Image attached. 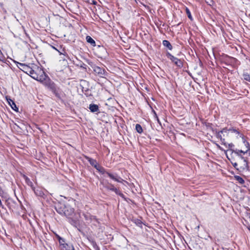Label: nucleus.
<instances>
[{"label": "nucleus", "mask_w": 250, "mask_h": 250, "mask_svg": "<svg viewBox=\"0 0 250 250\" xmlns=\"http://www.w3.org/2000/svg\"><path fill=\"white\" fill-rule=\"evenodd\" d=\"M59 242L60 244V247L61 249H62L63 247H64V246H67V243H65V239L63 238H62L60 240H59Z\"/></svg>", "instance_id": "b1692460"}, {"label": "nucleus", "mask_w": 250, "mask_h": 250, "mask_svg": "<svg viewBox=\"0 0 250 250\" xmlns=\"http://www.w3.org/2000/svg\"><path fill=\"white\" fill-rule=\"evenodd\" d=\"M115 193L117 195H119L121 197H122L125 200H126V198H125V195L123 193H122L118 189H117V191L115 192Z\"/></svg>", "instance_id": "c85d7f7f"}, {"label": "nucleus", "mask_w": 250, "mask_h": 250, "mask_svg": "<svg viewBox=\"0 0 250 250\" xmlns=\"http://www.w3.org/2000/svg\"><path fill=\"white\" fill-rule=\"evenodd\" d=\"M74 227H75L76 228H77L78 230L79 231H81V230L80 229L78 228L77 227V221H75V220H72V223H71Z\"/></svg>", "instance_id": "f704fd0d"}, {"label": "nucleus", "mask_w": 250, "mask_h": 250, "mask_svg": "<svg viewBox=\"0 0 250 250\" xmlns=\"http://www.w3.org/2000/svg\"><path fill=\"white\" fill-rule=\"evenodd\" d=\"M86 40L87 42L90 43L92 46H96V42L90 36H86Z\"/></svg>", "instance_id": "aec40b11"}, {"label": "nucleus", "mask_w": 250, "mask_h": 250, "mask_svg": "<svg viewBox=\"0 0 250 250\" xmlns=\"http://www.w3.org/2000/svg\"><path fill=\"white\" fill-rule=\"evenodd\" d=\"M240 150L239 149H235V150H234V149H231V153H235V154H237V155H238V154H240V152H239Z\"/></svg>", "instance_id": "4c0bfd02"}, {"label": "nucleus", "mask_w": 250, "mask_h": 250, "mask_svg": "<svg viewBox=\"0 0 250 250\" xmlns=\"http://www.w3.org/2000/svg\"><path fill=\"white\" fill-rule=\"evenodd\" d=\"M11 202H12V203L13 204L15 205V202H13V201H11Z\"/></svg>", "instance_id": "603ef678"}, {"label": "nucleus", "mask_w": 250, "mask_h": 250, "mask_svg": "<svg viewBox=\"0 0 250 250\" xmlns=\"http://www.w3.org/2000/svg\"><path fill=\"white\" fill-rule=\"evenodd\" d=\"M153 111V113H154V114H155V113H156V112H155V111L154 110H153V111Z\"/></svg>", "instance_id": "5fc2aeb1"}, {"label": "nucleus", "mask_w": 250, "mask_h": 250, "mask_svg": "<svg viewBox=\"0 0 250 250\" xmlns=\"http://www.w3.org/2000/svg\"><path fill=\"white\" fill-rule=\"evenodd\" d=\"M96 221L94 220H91L90 222L89 223H92L93 225L94 226H97V224H98L99 223L98 219L96 218Z\"/></svg>", "instance_id": "72a5a7b5"}, {"label": "nucleus", "mask_w": 250, "mask_h": 250, "mask_svg": "<svg viewBox=\"0 0 250 250\" xmlns=\"http://www.w3.org/2000/svg\"><path fill=\"white\" fill-rule=\"evenodd\" d=\"M243 142H244L245 146L247 148V149H248L249 150V149H250V144H249V143L248 142H247V141H246V140H244Z\"/></svg>", "instance_id": "e433bc0d"}, {"label": "nucleus", "mask_w": 250, "mask_h": 250, "mask_svg": "<svg viewBox=\"0 0 250 250\" xmlns=\"http://www.w3.org/2000/svg\"><path fill=\"white\" fill-rule=\"evenodd\" d=\"M22 177L24 178V179L25 180L26 184L28 186H30L32 189L34 188V187L33 183L31 181L30 179L27 176H26L25 175H23Z\"/></svg>", "instance_id": "2eb2a0df"}, {"label": "nucleus", "mask_w": 250, "mask_h": 250, "mask_svg": "<svg viewBox=\"0 0 250 250\" xmlns=\"http://www.w3.org/2000/svg\"><path fill=\"white\" fill-rule=\"evenodd\" d=\"M135 129L136 131L139 133H142L143 132V128L141 125L139 124L136 125Z\"/></svg>", "instance_id": "393cba45"}, {"label": "nucleus", "mask_w": 250, "mask_h": 250, "mask_svg": "<svg viewBox=\"0 0 250 250\" xmlns=\"http://www.w3.org/2000/svg\"><path fill=\"white\" fill-rule=\"evenodd\" d=\"M134 222L138 227H141V228L142 227L143 222L140 219H134Z\"/></svg>", "instance_id": "a878e982"}, {"label": "nucleus", "mask_w": 250, "mask_h": 250, "mask_svg": "<svg viewBox=\"0 0 250 250\" xmlns=\"http://www.w3.org/2000/svg\"><path fill=\"white\" fill-rule=\"evenodd\" d=\"M249 155L250 157V150L249 151Z\"/></svg>", "instance_id": "864d4df0"}, {"label": "nucleus", "mask_w": 250, "mask_h": 250, "mask_svg": "<svg viewBox=\"0 0 250 250\" xmlns=\"http://www.w3.org/2000/svg\"><path fill=\"white\" fill-rule=\"evenodd\" d=\"M166 56L172 62H173L177 67L179 68H181L183 66V63L181 60L179 59L178 58L174 57L172 55H171L169 52H167L166 53Z\"/></svg>", "instance_id": "20e7f679"}, {"label": "nucleus", "mask_w": 250, "mask_h": 250, "mask_svg": "<svg viewBox=\"0 0 250 250\" xmlns=\"http://www.w3.org/2000/svg\"><path fill=\"white\" fill-rule=\"evenodd\" d=\"M220 141H221L222 145H224L226 147L227 146V143H226L225 139L224 138H222Z\"/></svg>", "instance_id": "ea45409f"}, {"label": "nucleus", "mask_w": 250, "mask_h": 250, "mask_svg": "<svg viewBox=\"0 0 250 250\" xmlns=\"http://www.w3.org/2000/svg\"><path fill=\"white\" fill-rule=\"evenodd\" d=\"M103 50H104V51H106L105 50V49H104V48H103ZM105 52L106 53V52Z\"/></svg>", "instance_id": "4d7b16f0"}, {"label": "nucleus", "mask_w": 250, "mask_h": 250, "mask_svg": "<svg viewBox=\"0 0 250 250\" xmlns=\"http://www.w3.org/2000/svg\"><path fill=\"white\" fill-rule=\"evenodd\" d=\"M8 204H9V205H10V202H8ZM9 208H10V209H12V207H11V205H9Z\"/></svg>", "instance_id": "09e8293b"}, {"label": "nucleus", "mask_w": 250, "mask_h": 250, "mask_svg": "<svg viewBox=\"0 0 250 250\" xmlns=\"http://www.w3.org/2000/svg\"><path fill=\"white\" fill-rule=\"evenodd\" d=\"M83 216L85 220L86 221H89V222H90L91 220H94L96 221V216L91 215L89 213H87V212L83 213Z\"/></svg>", "instance_id": "9b49d317"}, {"label": "nucleus", "mask_w": 250, "mask_h": 250, "mask_svg": "<svg viewBox=\"0 0 250 250\" xmlns=\"http://www.w3.org/2000/svg\"><path fill=\"white\" fill-rule=\"evenodd\" d=\"M55 236L56 237V238H57V239L58 240V241H59V240H60L62 237L61 236H60L58 234H55Z\"/></svg>", "instance_id": "a18cd8bd"}, {"label": "nucleus", "mask_w": 250, "mask_h": 250, "mask_svg": "<svg viewBox=\"0 0 250 250\" xmlns=\"http://www.w3.org/2000/svg\"><path fill=\"white\" fill-rule=\"evenodd\" d=\"M206 2L210 6L213 5L214 2L213 0H205Z\"/></svg>", "instance_id": "473e14b6"}, {"label": "nucleus", "mask_w": 250, "mask_h": 250, "mask_svg": "<svg viewBox=\"0 0 250 250\" xmlns=\"http://www.w3.org/2000/svg\"><path fill=\"white\" fill-rule=\"evenodd\" d=\"M228 147L229 148V150L231 151V149H232V148L234 146V145L232 143L227 144Z\"/></svg>", "instance_id": "58836bf2"}, {"label": "nucleus", "mask_w": 250, "mask_h": 250, "mask_svg": "<svg viewBox=\"0 0 250 250\" xmlns=\"http://www.w3.org/2000/svg\"><path fill=\"white\" fill-rule=\"evenodd\" d=\"M6 99L9 104L10 105L11 108L15 111H18V108L17 107L16 104L15 102L11 100L10 98L6 97Z\"/></svg>", "instance_id": "9d476101"}, {"label": "nucleus", "mask_w": 250, "mask_h": 250, "mask_svg": "<svg viewBox=\"0 0 250 250\" xmlns=\"http://www.w3.org/2000/svg\"><path fill=\"white\" fill-rule=\"evenodd\" d=\"M154 114V117L157 119V120L158 121V122H159V120L158 119V117L156 113H155V114Z\"/></svg>", "instance_id": "de8ad7c7"}, {"label": "nucleus", "mask_w": 250, "mask_h": 250, "mask_svg": "<svg viewBox=\"0 0 250 250\" xmlns=\"http://www.w3.org/2000/svg\"><path fill=\"white\" fill-rule=\"evenodd\" d=\"M248 229H249V230L250 231V226H249V227H248Z\"/></svg>", "instance_id": "6e6d98bb"}, {"label": "nucleus", "mask_w": 250, "mask_h": 250, "mask_svg": "<svg viewBox=\"0 0 250 250\" xmlns=\"http://www.w3.org/2000/svg\"><path fill=\"white\" fill-rule=\"evenodd\" d=\"M96 169L102 174H106L107 172L105 169L100 165H99V166L96 168Z\"/></svg>", "instance_id": "412c9836"}, {"label": "nucleus", "mask_w": 250, "mask_h": 250, "mask_svg": "<svg viewBox=\"0 0 250 250\" xmlns=\"http://www.w3.org/2000/svg\"><path fill=\"white\" fill-rule=\"evenodd\" d=\"M229 131V129H228L227 128H224L222 129V130H221L220 132L221 133H227V132Z\"/></svg>", "instance_id": "a19ab883"}, {"label": "nucleus", "mask_w": 250, "mask_h": 250, "mask_svg": "<svg viewBox=\"0 0 250 250\" xmlns=\"http://www.w3.org/2000/svg\"><path fill=\"white\" fill-rule=\"evenodd\" d=\"M136 1V0H135Z\"/></svg>", "instance_id": "13d9d810"}, {"label": "nucleus", "mask_w": 250, "mask_h": 250, "mask_svg": "<svg viewBox=\"0 0 250 250\" xmlns=\"http://www.w3.org/2000/svg\"><path fill=\"white\" fill-rule=\"evenodd\" d=\"M106 174L113 180L119 183H122L124 180L119 176L117 173L112 174L109 172H107Z\"/></svg>", "instance_id": "423d86ee"}, {"label": "nucleus", "mask_w": 250, "mask_h": 250, "mask_svg": "<svg viewBox=\"0 0 250 250\" xmlns=\"http://www.w3.org/2000/svg\"><path fill=\"white\" fill-rule=\"evenodd\" d=\"M91 244H92L93 248L95 250H100L99 246L97 245L96 242L95 241L92 240V241H91Z\"/></svg>", "instance_id": "cd10ccee"}, {"label": "nucleus", "mask_w": 250, "mask_h": 250, "mask_svg": "<svg viewBox=\"0 0 250 250\" xmlns=\"http://www.w3.org/2000/svg\"><path fill=\"white\" fill-rule=\"evenodd\" d=\"M249 151V150L248 149H247L246 151H244V150H240L239 152H240V153H243V154H246L247 153H248Z\"/></svg>", "instance_id": "79ce46f5"}, {"label": "nucleus", "mask_w": 250, "mask_h": 250, "mask_svg": "<svg viewBox=\"0 0 250 250\" xmlns=\"http://www.w3.org/2000/svg\"><path fill=\"white\" fill-rule=\"evenodd\" d=\"M84 158L89 162L90 164L96 169L99 166V165L98 164L97 161L96 160L93 159L87 156H84Z\"/></svg>", "instance_id": "1a4fd4ad"}, {"label": "nucleus", "mask_w": 250, "mask_h": 250, "mask_svg": "<svg viewBox=\"0 0 250 250\" xmlns=\"http://www.w3.org/2000/svg\"><path fill=\"white\" fill-rule=\"evenodd\" d=\"M229 130L230 131H231L232 132L235 133H236L237 134H240L239 132L237 130H236V129L233 128H229Z\"/></svg>", "instance_id": "c9c22d12"}, {"label": "nucleus", "mask_w": 250, "mask_h": 250, "mask_svg": "<svg viewBox=\"0 0 250 250\" xmlns=\"http://www.w3.org/2000/svg\"><path fill=\"white\" fill-rule=\"evenodd\" d=\"M46 86L52 92L57 87L55 83L51 81L46 83Z\"/></svg>", "instance_id": "ddd939ff"}, {"label": "nucleus", "mask_w": 250, "mask_h": 250, "mask_svg": "<svg viewBox=\"0 0 250 250\" xmlns=\"http://www.w3.org/2000/svg\"><path fill=\"white\" fill-rule=\"evenodd\" d=\"M186 13H187V15L188 18L190 20H192V16H191V14L190 13V12L188 8H186Z\"/></svg>", "instance_id": "7c9ffc66"}, {"label": "nucleus", "mask_w": 250, "mask_h": 250, "mask_svg": "<svg viewBox=\"0 0 250 250\" xmlns=\"http://www.w3.org/2000/svg\"><path fill=\"white\" fill-rule=\"evenodd\" d=\"M89 109L92 112H98L99 110V106L96 104H90L89 105Z\"/></svg>", "instance_id": "4468645a"}, {"label": "nucleus", "mask_w": 250, "mask_h": 250, "mask_svg": "<svg viewBox=\"0 0 250 250\" xmlns=\"http://www.w3.org/2000/svg\"><path fill=\"white\" fill-rule=\"evenodd\" d=\"M222 63H225L226 65H228V63L227 62H225V61L223 62Z\"/></svg>", "instance_id": "8fccbe9b"}, {"label": "nucleus", "mask_w": 250, "mask_h": 250, "mask_svg": "<svg viewBox=\"0 0 250 250\" xmlns=\"http://www.w3.org/2000/svg\"><path fill=\"white\" fill-rule=\"evenodd\" d=\"M14 62L17 63V66L24 73L30 75L34 79L38 81H42L45 77V73L43 70L34 63L27 65L24 63Z\"/></svg>", "instance_id": "f257e3e1"}, {"label": "nucleus", "mask_w": 250, "mask_h": 250, "mask_svg": "<svg viewBox=\"0 0 250 250\" xmlns=\"http://www.w3.org/2000/svg\"><path fill=\"white\" fill-rule=\"evenodd\" d=\"M228 57V58L229 59H233V58H230V57Z\"/></svg>", "instance_id": "3c124183"}, {"label": "nucleus", "mask_w": 250, "mask_h": 250, "mask_svg": "<svg viewBox=\"0 0 250 250\" xmlns=\"http://www.w3.org/2000/svg\"><path fill=\"white\" fill-rule=\"evenodd\" d=\"M221 134L222 133L220 131H216V137L220 140L223 138Z\"/></svg>", "instance_id": "2f4dec72"}, {"label": "nucleus", "mask_w": 250, "mask_h": 250, "mask_svg": "<svg viewBox=\"0 0 250 250\" xmlns=\"http://www.w3.org/2000/svg\"><path fill=\"white\" fill-rule=\"evenodd\" d=\"M52 92L55 95V96L59 98H61V96L62 95V92L58 87H57L54 90L52 91Z\"/></svg>", "instance_id": "dca6fc26"}, {"label": "nucleus", "mask_w": 250, "mask_h": 250, "mask_svg": "<svg viewBox=\"0 0 250 250\" xmlns=\"http://www.w3.org/2000/svg\"><path fill=\"white\" fill-rule=\"evenodd\" d=\"M80 86L81 87L83 92L86 97L92 96V91L89 88V83L84 80L80 81Z\"/></svg>", "instance_id": "7ed1b4c3"}, {"label": "nucleus", "mask_w": 250, "mask_h": 250, "mask_svg": "<svg viewBox=\"0 0 250 250\" xmlns=\"http://www.w3.org/2000/svg\"><path fill=\"white\" fill-rule=\"evenodd\" d=\"M77 65L83 69H86L87 65L82 62L80 61Z\"/></svg>", "instance_id": "c756f323"}, {"label": "nucleus", "mask_w": 250, "mask_h": 250, "mask_svg": "<svg viewBox=\"0 0 250 250\" xmlns=\"http://www.w3.org/2000/svg\"><path fill=\"white\" fill-rule=\"evenodd\" d=\"M234 178L239 183L241 184H243L245 183L244 180L238 175H235Z\"/></svg>", "instance_id": "4be33fe9"}, {"label": "nucleus", "mask_w": 250, "mask_h": 250, "mask_svg": "<svg viewBox=\"0 0 250 250\" xmlns=\"http://www.w3.org/2000/svg\"><path fill=\"white\" fill-rule=\"evenodd\" d=\"M243 77L245 80L250 82V75L248 73H244L243 74Z\"/></svg>", "instance_id": "bb28decb"}, {"label": "nucleus", "mask_w": 250, "mask_h": 250, "mask_svg": "<svg viewBox=\"0 0 250 250\" xmlns=\"http://www.w3.org/2000/svg\"><path fill=\"white\" fill-rule=\"evenodd\" d=\"M163 45L167 47L169 50H171L172 49V46L170 42L167 40H164L163 41Z\"/></svg>", "instance_id": "a211bd4d"}, {"label": "nucleus", "mask_w": 250, "mask_h": 250, "mask_svg": "<svg viewBox=\"0 0 250 250\" xmlns=\"http://www.w3.org/2000/svg\"><path fill=\"white\" fill-rule=\"evenodd\" d=\"M232 165L235 168H236V169H238V168H237L238 165L236 163H232Z\"/></svg>", "instance_id": "37998d69"}, {"label": "nucleus", "mask_w": 250, "mask_h": 250, "mask_svg": "<svg viewBox=\"0 0 250 250\" xmlns=\"http://www.w3.org/2000/svg\"><path fill=\"white\" fill-rule=\"evenodd\" d=\"M238 156H239L242 160L243 159H244V157H243L241 154V153L238 154V155H237Z\"/></svg>", "instance_id": "49530a36"}, {"label": "nucleus", "mask_w": 250, "mask_h": 250, "mask_svg": "<svg viewBox=\"0 0 250 250\" xmlns=\"http://www.w3.org/2000/svg\"><path fill=\"white\" fill-rule=\"evenodd\" d=\"M51 47L55 50H57L60 53V55H63L64 56L65 55L64 54V53H65V50L63 49H62L60 46H59L57 45L58 48H56L53 45H51Z\"/></svg>", "instance_id": "f3484780"}, {"label": "nucleus", "mask_w": 250, "mask_h": 250, "mask_svg": "<svg viewBox=\"0 0 250 250\" xmlns=\"http://www.w3.org/2000/svg\"><path fill=\"white\" fill-rule=\"evenodd\" d=\"M61 249L62 250H75L73 246L68 244H67V246H64V247H63Z\"/></svg>", "instance_id": "5701e85b"}, {"label": "nucleus", "mask_w": 250, "mask_h": 250, "mask_svg": "<svg viewBox=\"0 0 250 250\" xmlns=\"http://www.w3.org/2000/svg\"><path fill=\"white\" fill-rule=\"evenodd\" d=\"M86 62L92 67L96 75L102 78L106 75V71L104 68L96 65L89 60H86Z\"/></svg>", "instance_id": "f03ea898"}, {"label": "nucleus", "mask_w": 250, "mask_h": 250, "mask_svg": "<svg viewBox=\"0 0 250 250\" xmlns=\"http://www.w3.org/2000/svg\"><path fill=\"white\" fill-rule=\"evenodd\" d=\"M104 187L107 190L113 191L114 192L117 191L118 188H115L112 184L108 183L104 186Z\"/></svg>", "instance_id": "f8f14e48"}, {"label": "nucleus", "mask_w": 250, "mask_h": 250, "mask_svg": "<svg viewBox=\"0 0 250 250\" xmlns=\"http://www.w3.org/2000/svg\"><path fill=\"white\" fill-rule=\"evenodd\" d=\"M55 236L56 237V238H57V239L58 240V241H59V240H60L62 237L61 236H60L58 234H55Z\"/></svg>", "instance_id": "c03bdc74"}, {"label": "nucleus", "mask_w": 250, "mask_h": 250, "mask_svg": "<svg viewBox=\"0 0 250 250\" xmlns=\"http://www.w3.org/2000/svg\"><path fill=\"white\" fill-rule=\"evenodd\" d=\"M244 162L245 163L244 167L243 168V169H246L247 171L250 170V167L249 165V162L248 160V158L244 157V159H243Z\"/></svg>", "instance_id": "6ab92c4d"}, {"label": "nucleus", "mask_w": 250, "mask_h": 250, "mask_svg": "<svg viewBox=\"0 0 250 250\" xmlns=\"http://www.w3.org/2000/svg\"><path fill=\"white\" fill-rule=\"evenodd\" d=\"M64 213H63V215L66 217H69L72 215L74 212V209L72 208L70 206L65 205V209L63 210Z\"/></svg>", "instance_id": "0eeeda50"}, {"label": "nucleus", "mask_w": 250, "mask_h": 250, "mask_svg": "<svg viewBox=\"0 0 250 250\" xmlns=\"http://www.w3.org/2000/svg\"><path fill=\"white\" fill-rule=\"evenodd\" d=\"M65 205L61 203L56 205L55 208L56 211L60 214L62 215L63 213H64L63 210L65 209Z\"/></svg>", "instance_id": "6e6552de"}, {"label": "nucleus", "mask_w": 250, "mask_h": 250, "mask_svg": "<svg viewBox=\"0 0 250 250\" xmlns=\"http://www.w3.org/2000/svg\"><path fill=\"white\" fill-rule=\"evenodd\" d=\"M32 190L34 191L36 196L43 198H45L46 197V195L44 192L43 189L42 188L40 187H34L32 189Z\"/></svg>", "instance_id": "39448f33"}]
</instances>
